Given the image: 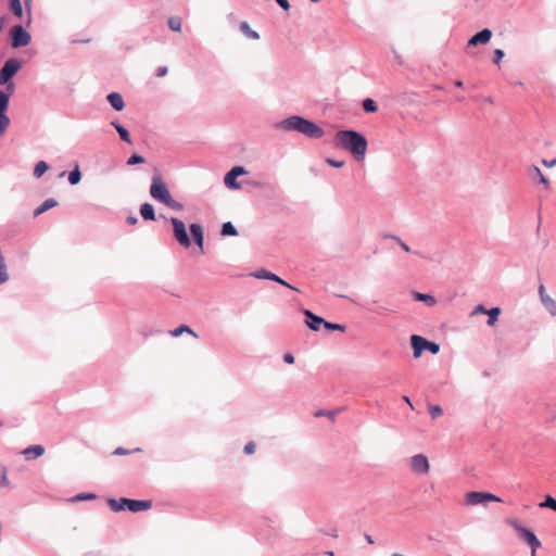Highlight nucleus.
Here are the masks:
<instances>
[{"label": "nucleus", "mask_w": 556, "mask_h": 556, "mask_svg": "<svg viewBox=\"0 0 556 556\" xmlns=\"http://www.w3.org/2000/svg\"><path fill=\"white\" fill-rule=\"evenodd\" d=\"M126 223L128 225H136L138 223V218L136 216H128L126 218Z\"/></svg>", "instance_id": "nucleus-55"}, {"label": "nucleus", "mask_w": 556, "mask_h": 556, "mask_svg": "<svg viewBox=\"0 0 556 556\" xmlns=\"http://www.w3.org/2000/svg\"><path fill=\"white\" fill-rule=\"evenodd\" d=\"M366 538V541L369 543V544H374V540L370 535H365Z\"/></svg>", "instance_id": "nucleus-60"}, {"label": "nucleus", "mask_w": 556, "mask_h": 556, "mask_svg": "<svg viewBox=\"0 0 556 556\" xmlns=\"http://www.w3.org/2000/svg\"><path fill=\"white\" fill-rule=\"evenodd\" d=\"M144 162V159L141 155L134 154L127 160V165H136Z\"/></svg>", "instance_id": "nucleus-40"}, {"label": "nucleus", "mask_w": 556, "mask_h": 556, "mask_svg": "<svg viewBox=\"0 0 556 556\" xmlns=\"http://www.w3.org/2000/svg\"><path fill=\"white\" fill-rule=\"evenodd\" d=\"M325 328H327L329 330H340V331H344L345 330V326L344 325L332 324V323H328V321L325 323Z\"/></svg>", "instance_id": "nucleus-42"}, {"label": "nucleus", "mask_w": 556, "mask_h": 556, "mask_svg": "<svg viewBox=\"0 0 556 556\" xmlns=\"http://www.w3.org/2000/svg\"><path fill=\"white\" fill-rule=\"evenodd\" d=\"M304 314L306 317L311 319V321H306V324L312 330L317 331L321 324L325 326L326 320H324L321 317L314 315L311 311L306 309Z\"/></svg>", "instance_id": "nucleus-17"}, {"label": "nucleus", "mask_w": 556, "mask_h": 556, "mask_svg": "<svg viewBox=\"0 0 556 556\" xmlns=\"http://www.w3.org/2000/svg\"><path fill=\"white\" fill-rule=\"evenodd\" d=\"M134 452H141V448L137 447V448L134 450Z\"/></svg>", "instance_id": "nucleus-63"}, {"label": "nucleus", "mask_w": 556, "mask_h": 556, "mask_svg": "<svg viewBox=\"0 0 556 556\" xmlns=\"http://www.w3.org/2000/svg\"><path fill=\"white\" fill-rule=\"evenodd\" d=\"M328 555H329V556H333V553H332V552H328Z\"/></svg>", "instance_id": "nucleus-64"}, {"label": "nucleus", "mask_w": 556, "mask_h": 556, "mask_svg": "<svg viewBox=\"0 0 556 556\" xmlns=\"http://www.w3.org/2000/svg\"><path fill=\"white\" fill-rule=\"evenodd\" d=\"M11 124V119L8 115H0V137L7 131Z\"/></svg>", "instance_id": "nucleus-34"}, {"label": "nucleus", "mask_w": 556, "mask_h": 556, "mask_svg": "<svg viewBox=\"0 0 556 556\" xmlns=\"http://www.w3.org/2000/svg\"><path fill=\"white\" fill-rule=\"evenodd\" d=\"M543 305L554 316H556V301L551 296H543Z\"/></svg>", "instance_id": "nucleus-27"}, {"label": "nucleus", "mask_w": 556, "mask_h": 556, "mask_svg": "<svg viewBox=\"0 0 556 556\" xmlns=\"http://www.w3.org/2000/svg\"><path fill=\"white\" fill-rule=\"evenodd\" d=\"M410 468L415 473L426 475L429 472L430 464L426 455L417 454L414 455L410 460Z\"/></svg>", "instance_id": "nucleus-10"}, {"label": "nucleus", "mask_w": 556, "mask_h": 556, "mask_svg": "<svg viewBox=\"0 0 556 556\" xmlns=\"http://www.w3.org/2000/svg\"><path fill=\"white\" fill-rule=\"evenodd\" d=\"M410 344H412V348L414 351V357L418 358V357H420L422 351L427 350L428 340H426L425 338H422L420 336L413 334L410 337Z\"/></svg>", "instance_id": "nucleus-11"}, {"label": "nucleus", "mask_w": 556, "mask_h": 556, "mask_svg": "<svg viewBox=\"0 0 556 556\" xmlns=\"http://www.w3.org/2000/svg\"><path fill=\"white\" fill-rule=\"evenodd\" d=\"M336 146L350 151L357 160H363L367 151L366 138L354 130H340L334 137Z\"/></svg>", "instance_id": "nucleus-1"}, {"label": "nucleus", "mask_w": 556, "mask_h": 556, "mask_svg": "<svg viewBox=\"0 0 556 556\" xmlns=\"http://www.w3.org/2000/svg\"><path fill=\"white\" fill-rule=\"evenodd\" d=\"M190 232L194 243L201 249V251H203L204 232L202 226L199 224H191Z\"/></svg>", "instance_id": "nucleus-14"}, {"label": "nucleus", "mask_w": 556, "mask_h": 556, "mask_svg": "<svg viewBox=\"0 0 556 556\" xmlns=\"http://www.w3.org/2000/svg\"><path fill=\"white\" fill-rule=\"evenodd\" d=\"M7 23V16L5 15H1L0 16V33L3 30V27Z\"/></svg>", "instance_id": "nucleus-57"}, {"label": "nucleus", "mask_w": 556, "mask_h": 556, "mask_svg": "<svg viewBox=\"0 0 556 556\" xmlns=\"http://www.w3.org/2000/svg\"><path fill=\"white\" fill-rule=\"evenodd\" d=\"M394 239L397 241V243L400 244V247H401L405 252H410L409 247H408L406 243H404L400 238H396V237H395Z\"/></svg>", "instance_id": "nucleus-53"}, {"label": "nucleus", "mask_w": 556, "mask_h": 556, "mask_svg": "<svg viewBox=\"0 0 556 556\" xmlns=\"http://www.w3.org/2000/svg\"><path fill=\"white\" fill-rule=\"evenodd\" d=\"M58 205V202L52 199V198H49L47 200H45L35 211H34V216L37 217L39 215H41L42 213L47 212L48 210Z\"/></svg>", "instance_id": "nucleus-18"}, {"label": "nucleus", "mask_w": 556, "mask_h": 556, "mask_svg": "<svg viewBox=\"0 0 556 556\" xmlns=\"http://www.w3.org/2000/svg\"><path fill=\"white\" fill-rule=\"evenodd\" d=\"M240 30L249 38V39H252V40H257L260 38V35L257 31L253 30L249 23L247 22H242L240 24Z\"/></svg>", "instance_id": "nucleus-21"}, {"label": "nucleus", "mask_w": 556, "mask_h": 556, "mask_svg": "<svg viewBox=\"0 0 556 556\" xmlns=\"http://www.w3.org/2000/svg\"><path fill=\"white\" fill-rule=\"evenodd\" d=\"M455 86L458 88L463 87V81L462 80L455 81Z\"/></svg>", "instance_id": "nucleus-61"}, {"label": "nucleus", "mask_w": 556, "mask_h": 556, "mask_svg": "<svg viewBox=\"0 0 556 556\" xmlns=\"http://www.w3.org/2000/svg\"><path fill=\"white\" fill-rule=\"evenodd\" d=\"M271 277H274V279H271L273 281H276V282H278V283H280L282 286H286V287H288L290 289H293V290L298 291V289L295 287L289 285L287 281H285L280 277H278L277 275L273 274Z\"/></svg>", "instance_id": "nucleus-43"}, {"label": "nucleus", "mask_w": 556, "mask_h": 556, "mask_svg": "<svg viewBox=\"0 0 556 556\" xmlns=\"http://www.w3.org/2000/svg\"><path fill=\"white\" fill-rule=\"evenodd\" d=\"M9 108V94L4 91H0V115H7Z\"/></svg>", "instance_id": "nucleus-25"}, {"label": "nucleus", "mask_w": 556, "mask_h": 556, "mask_svg": "<svg viewBox=\"0 0 556 556\" xmlns=\"http://www.w3.org/2000/svg\"><path fill=\"white\" fill-rule=\"evenodd\" d=\"M485 101H486L488 103H490V104H492V103H493L492 98H488Z\"/></svg>", "instance_id": "nucleus-62"}, {"label": "nucleus", "mask_w": 556, "mask_h": 556, "mask_svg": "<svg viewBox=\"0 0 556 556\" xmlns=\"http://www.w3.org/2000/svg\"><path fill=\"white\" fill-rule=\"evenodd\" d=\"M140 214H141L142 218L146 220H154L155 219L154 207L150 203L141 204Z\"/></svg>", "instance_id": "nucleus-19"}, {"label": "nucleus", "mask_w": 556, "mask_h": 556, "mask_svg": "<svg viewBox=\"0 0 556 556\" xmlns=\"http://www.w3.org/2000/svg\"><path fill=\"white\" fill-rule=\"evenodd\" d=\"M108 505L113 511H122L128 509L132 513H139L143 510H148L152 507L151 501H142V500H130L126 497H121L118 500L110 498L108 501Z\"/></svg>", "instance_id": "nucleus-4"}, {"label": "nucleus", "mask_w": 556, "mask_h": 556, "mask_svg": "<svg viewBox=\"0 0 556 556\" xmlns=\"http://www.w3.org/2000/svg\"><path fill=\"white\" fill-rule=\"evenodd\" d=\"M242 174H245V170L241 166L233 167L230 172H228L225 176V184L229 188L238 189L240 186L237 184L236 178Z\"/></svg>", "instance_id": "nucleus-13"}, {"label": "nucleus", "mask_w": 556, "mask_h": 556, "mask_svg": "<svg viewBox=\"0 0 556 556\" xmlns=\"http://www.w3.org/2000/svg\"><path fill=\"white\" fill-rule=\"evenodd\" d=\"M504 58V51L501 49H495L494 51V63L498 64Z\"/></svg>", "instance_id": "nucleus-45"}, {"label": "nucleus", "mask_w": 556, "mask_h": 556, "mask_svg": "<svg viewBox=\"0 0 556 556\" xmlns=\"http://www.w3.org/2000/svg\"><path fill=\"white\" fill-rule=\"evenodd\" d=\"M97 496L93 493H79L77 494L74 500L75 501H86V500H94Z\"/></svg>", "instance_id": "nucleus-41"}, {"label": "nucleus", "mask_w": 556, "mask_h": 556, "mask_svg": "<svg viewBox=\"0 0 556 556\" xmlns=\"http://www.w3.org/2000/svg\"><path fill=\"white\" fill-rule=\"evenodd\" d=\"M508 523L517 531L519 536L531 547V556H536V549L541 546L540 540L529 529L522 527L517 520H509Z\"/></svg>", "instance_id": "nucleus-5"}, {"label": "nucleus", "mask_w": 556, "mask_h": 556, "mask_svg": "<svg viewBox=\"0 0 556 556\" xmlns=\"http://www.w3.org/2000/svg\"><path fill=\"white\" fill-rule=\"evenodd\" d=\"M280 126L285 130H294L305 135L308 138L317 139L324 136V130L321 127L298 115L286 118L280 123Z\"/></svg>", "instance_id": "nucleus-2"}, {"label": "nucleus", "mask_w": 556, "mask_h": 556, "mask_svg": "<svg viewBox=\"0 0 556 556\" xmlns=\"http://www.w3.org/2000/svg\"><path fill=\"white\" fill-rule=\"evenodd\" d=\"M403 399H404L405 403H407L413 408V404H412L409 397L408 396H404Z\"/></svg>", "instance_id": "nucleus-59"}, {"label": "nucleus", "mask_w": 556, "mask_h": 556, "mask_svg": "<svg viewBox=\"0 0 556 556\" xmlns=\"http://www.w3.org/2000/svg\"><path fill=\"white\" fill-rule=\"evenodd\" d=\"M414 298L417 301H422V302L427 303L429 306H432V305L435 304L434 298L432 295H429V294H424V293L415 292L414 293Z\"/></svg>", "instance_id": "nucleus-29"}, {"label": "nucleus", "mask_w": 556, "mask_h": 556, "mask_svg": "<svg viewBox=\"0 0 556 556\" xmlns=\"http://www.w3.org/2000/svg\"><path fill=\"white\" fill-rule=\"evenodd\" d=\"M80 179L81 174L79 172L78 165H76L75 168L68 174V182L74 186L77 185L80 181Z\"/></svg>", "instance_id": "nucleus-28"}, {"label": "nucleus", "mask_w": 556, "mask_h": 556, "mask_svg": "<svg viewBox=\"0 0 556 556\" xmlns=\"http://www.w3.org/2000/svg\"><path fill=\"white\" fill-rule=\"evenodd\" d=\"M110 105L116 110L122 111L125 108V102L121 93L118 92H111L106 97Z\"/></svg>", "instance_id": "nucleus-16"}, {"label": "nucleus", "mask_w": 556, "mask_h": 556, "mask_svg": "<svg viewBox=\"0 0 556 556\" xmlns=\"http://www.w3.org/2000/svg\"><path fill=\"white\" fill-rule=\"evenodd\" d=\"M22 67L18 59H9L0 70V84H7Z\"/></svg>", "instance_id": "nucleus-9"}, {"label": "nucleus", "mask_w": 556, "mask_h": 556, "mask_svg": "<svg viewBox=\"0 0 556 556\" xmlns=\"http://www.w3.org/2000/svg\"><path fill=\"white\" fill-rule=\"evenodd\" d=\"M427 350H429L432 354H437L440 350V346L434 342L428 341Z\"/></svg>", "instance_id": "nucleus-46"}, {"label": "nucleus", "mask_w": 556, "mask_h": 556, "mask_svg": "<svg viewBox=\"0 0 556 556\" xmlns=\"http://www.w3.org/2000/svg\"><path fill=\"white\" fill-rule=\"evenodd\" d=\"M336 415H337L336 410H328V412H326V410H317L314 414V416L317 417V418L325 416V417H328L331 420H334Z\"/></svg>", "instance_id": "nucleus-37"}, {"label": "nucleus", "mask_w": 556, "mask_h": 556, "mask_svg": "<svg viewBox=\"0 0 556 556\" xmlns=\"http://www.w3.org/2000/svg\"><path fill=\"white\" fill-rule=\"evenodd\" d=\"M10 10L16 17L23 16V5L21 0H10Z\"/></svg>", "instance_id": "nucleus-22"}, {"label": "nucleus", "mask_w": 556, "mask_h": 556, "mask_svg": "<svg viewBox=\"0 0 556 556\" xmlns=\"http://www.w3.org/2000/svg\"><path fill=\"white\" fill-rule=\"evenodd\" d=\"M542 163L546 167H552V166L556 165V159L552 160L551 162H547L544 160Z\"/></svg>", "instance_id": "nucleus-58"}, {"label": "nucleus", "mask_w": 556, "mask_h": 556, "mask_svg": "<svg viewBox=\"0 0 556 556\" xmlns=\"http://www.w3.org/2000/svg\"><path fill=\"white\" fill-rule=\"evenodd\" d=\"M169 220L170 224L173 225V231L176 241L182 248H189L191 245V239L187 232L185 223L176 217H172Z\"/></svg>", "instance_id": "nucleus-7"}, {"label": "nucleus", "mask_w": 556, "mask_h": 556, "mask_svg": "<svg viewBox=\"0 0 556 556\" xmlns=\"http://www.w3.org/2000/svg\"><path fill=\"white\" fill-rule=\"evenodd\" d=\"M500 313H501V309L498 307H493V308L488 311V315H489L488 325L489 326H494L495 325V323L498 319Z\"/></svg>", "instance_id": "nucleus-30"}, {"label": "nucleus", "mask_w": 556, "mask_h": 556, "mask_svg": "<svg viewBox=\"0 0 556 556\" xmlns=\"http://www.w3.org/2000/svg\"><path fill=\"white\" fill-rule=\"evenodd\" d=\"M530 176L532 178H539L540 182H542L545 188H549V181L547 180V178L542 174V172L540 170L539 167L534 166L531 172H530Z\"/></svg>", "instance_id": "nucleus-23"}, {"label": "nucleus", "mask_w": 556, "mask_h": 556, "mask_svg": "<svg viewBox=\"0 0 556 556\" xmlns=\"http://www.w3.org/2000/svg\"><path fill=\"white\" fill-rule=\"evenodd\" d=\"M429 414L432 418H437L443 414V410L439 405H431L429 406Z\"/></svg>", "instance_id": "nucleus-38"}, {"label": "nucleus", "mask_w": 556, "mask_h": 556, "mask_svg": "<svg viewBox=\"0 0 556 556\" xmlns=\"http://www.w3.org/2000/svg\"><path fill=\"white\" fill-rule=\"evenodd\" d=\"M48 168H49V166H48V164L45 161H39L35 165L33 174H34V176L36 178H39V177H41L48 170Z\"/></svg>", "instance_id": "nucleus-26"}, {"label": "nucleus", "mask_w": 556, "mask_h": 556, "mask_svg": "<svg viewBox=\"0 0 556 556\" xmlns=\"http://www.w3.org/2000/svg\"><path fill=\"white\" fill-rule=\"evenodd\" d=\"M11 46L13 48H22L31 41V36L22 25H14L10 31Z\"/></svg>", "instance_id": "nucleus-8"}, {"label": "nucleus", "mask_w": 556, "mask_h": 556, "mask_svg": "<svg viewBox=\"0 0 556 556\" xmlns=\"http://www.w3.org/2000/svg\"><path fill=\"white\" fill-rule=\"evenodd\" d=\"M254 451H255V443L254 442H249V443L245 444L244 452L247 454H253Z\"/></svg>", "instance_id": "nucleus-48"}, {"label": "nucleus", "mask_w": 556, "mask_h": 556, "mask_svg": "<svg viewBox=\"0 0 556 556\" xmlns=\"http://www.w3.org/2000/svg\"><path fill=\"white\" fill-rule=\"evenodd\" d=\"M274 273H270L268 270H265V269H261V270H257L256 273L253 274L254 277L258 278V279H267V280H270V279H274V277H271Z\"/></svg>", "instance_id": "nucleus-36"}, {"label": "nucleus", "mask_w": 556, "mask_h": 556, "mask_svg": "<svg viewBox=\"0 0 556 556\" xmlns=\"http://www.w3.org/2000/svg\"><path fill=\"white\" fill-rule=\"evenodd\" d=\"M185 332L190 333L193 337H197V334L191 330V328L186 325H181V326L169 331L170 336H173V337H179Z\"/></svg>", "instance_id": "nucleus-24"}, {"label": "nucleus", "mask_w": 556, "mask_h": 556, "mask_svg": "<svg viewBox=\"0 0 556 556\" xmlns=\"http://www.w3.org/2000/svg\"><path fill=\"white\" fill-rule=\"evenodd\" d=\"M363 109L367 113H375V112H377L378 106L372 99H365L363 101Z\"/></svg>", "instance_id": "nucleus-32"}, {"label": "nucleus", "mask_w": 556, "mask_h": 556, "mask_svg": "<svg viewBox=\"0 0 556 556\" xmlns=\"http://www.w3.org/2000/svg\"><path fill=\"white\" fill-rule=\"evenodd\" d=\"M26 14H25V24L29 26L31 23V10H30V0L25 1Z\"/></svg>", "instance_id": "nucleus-39"}, {"label": "nucleus", "mask_w": 556, "mask_h": 556, "mask_svg": "<svg viewBox=\"0 0 556 556\" xmlns=\"http://www.w3.org/2000/svg\"><path fill=\"white\" fill-rule=\"evenodd\" d=\"M8 485H9V479H8L7 469L3 468L1 477H0V486H8Z\"/></svg>", "instance_id": "nucleus-44"}, {"label": "nucleus", "mask_w": 556, "mask_h": 556, "mask_svg": "<svg viewBox=\"0 0 556 556\" xmlns=\"http://www.w3.org/2000/svg\"><path fill=\"white\" fill-rule=\"evenodd\" d=\"M489 502H502V500L488 492L471 491L465 496V504L468 506L485 505Z\"/></svg>", "instance_id": "nucleus-6"}, {"label": "nucleus", "mask_w": 556, "mask_h": 556, "mask_svg": "<svg viewBox=\"0 0 556 556\" xmlns=\"http://www.w3.org/2000/svg\"><path fill=\"white\" fill-rule=\"evenodd\" d=\"M111 124L116 129L123 141L131 143L129 131L123 125H121L118 122H112Z\"/></svg>", "instance_id": "nucleus-20"}, {"label": "nucleus", "mask_w": 556, "mask_h": 556, "mask_svg": "<svg viewBox=\"0 0 556 556\" xmlns=\"http://www.w3.org/2000/svg\"><path fill=\"white\" fill-rule=\"evenodd\" d=\"M45 453V447L42 445L36 444L30 445L23 450L22 454L25 456L26 459H35L39 456H41Z\"/></svg>", "instance_id": "nucleus-15"}, {"label": "nucleus", "mask_w": 556, "mask_h": 556, "mask_svg": "<svg viewBox=\"0 0 556 556\" xmlns=\"http://www.w3.org/2000/svg\"><path fill=\"white\" fill-rule=\"evenodd\" d=\"M492 37V31L488 28L477 33L468 40V47L485 45L490 41Z\"/></svg>", "instance_id": "nucleus-12"}, {"label": "nucleus", "mask_w": 556, "mask_h": 556, "mask_svg": "<svg viewBox=\"0 0 556 556\" xmlns=\"http://www.w3.org/2000/svg\"><path fill=\"white\" fill-rule=\"evenodd\" d=\"M540 507L551 508L556 511V500L551 495L545 497V501L539 504Z\"/></svg>", "instance_id": "nucleus-35"}, {"label": "nucleus", "mask_w": 556, "mask_h": 556, "mask_svg": "<svg viewBox=\"0 0 556 556\" xmlns=\"http://www.w3.org/2000/svg\"><path fill=\"white\" fill-rule=\"evenodd\" d=\"M539 293H540V298H541V301L543 302V296H548L546 293H545V288L543 285L540 286L539 288Z\"/></svg>", "instance_id": "nucleus-56"}, {"label": "nucleus", "mask_w": 556, "mask_h": 556, "mask_svg": "<svg viewBox=\"0 0 556 556\" xmlns=\"http://www.w3.org/2000/svg\"><path fill=\"white\" fill-rule=\"evenodd\" d=\"M129 453H130V451H128V450H126V448H124V447H117V448L113 452V454H114V455H126V454H129Z\"/></svg>", "instance_id": "nucleus-50"}, {"label": "nucleus", "mask_w": 556, "mask_h": 556, "mask_svg": "<svg viewBox=\"0 0 556 556\" xmlns=\"http://www.w3.org/2000/svg\"><path fill=\"white\" fill-rule=\"evenodd\" d=\"M168 27L174 31H180L181 29V18L178 16H172L167 21Z\"/></svg>", "instance_id": "nucleus-31"}, {"label": "nucleus", "mask_w": 556, "mask_h": 556, "mask_svg": "<svg viewBox=\"0 0 556 556\" xmlns=\"http://www.w3.org/2000/svg\"><path fill=\"white\" fill-rule=\"evenodd\" d=\"M222 235L223 236H236L237 230L230 222H227L223 225Z\"/></svg>", "instance_id": "nucleus-33"}, {"label": "nucleus", "mask_w": 556, "mask_h": 556, "mask_svg": "<svg viewBox=\"0 0 556 556\" xmlns=\"http://www.w3.org/2000/svg\"><path fill=\"white\" fill-rule=\"evenodd\" d=\"M167 74V67L166 66H161L157 68L156 71V76L157 77H163Z\"/></svg>", "instance_id": "nucleus-52"}, {"label": "nucleus", "mask_w": 556, "mask_h": 556, "mask_svg": "<svg viewBox=\"0 0 556 556\" xmlns=\"http://www.w3.org/2000/svg\"><path fill=\"white\" fill-rule=\"evenodd\" d=\"M488 308H485L483 305H478L475 311L472 312V315L476 314H488Z\"/></svg>", "instance_id": "nucleus-49"}, {"label": "nucleus", "mask_w": 556, "mask_h": 556, "mask_svg": "<svg viewBox=\"0 0 556 556\" xmlns=\"http://www.w3.org/2000/svg\"><path fill=\"white\" fill-rule=\"evenodd\" d=\"M283 361L287 363V364H293L294 363V356L291 354V353H286L283 355Z\"/></svg>", "instance_id": "nucleus-51"}, {"label": "nucleus", "mask_w": 556, "mask_h": 556, "mask_svg": "<svg viewBox=\"0 0 556 556\" xmlns=\"http://www.w3.org/2000/svg\"><path fill=\"white\" fill-rule=\"evenodd\" d=\"M326 162L333 167H342L344 165V161H336L332 159H327Z\"/></svg>", "instance_id": "nucleus-47"}, {"label": "nucleus", "mask_w": 556, "mask_h": 556, "mask_svg": "<svg viewBox=\"0 0 556 556\" xmlns=\"http://www.w3.org/2000/svg\"><path fill=\"white\" fill-rule=\"evenodd\" d=\"M149 192L153 200H155L173 210L181 211L184 208V205L180 202H178L172 198L167 185L163 181V179L159 173H155L152 176Z\"/></svg>", "instance_id": "nucleus-3"}, {"label": "nucleus", "mask_w": 556, "mask_h": 556, "mask_svg": "<svg viewBox=\"0 0 556 556\" xmlns=\"http://www.w3.org/2000/svg\"><path fill=\"white\" fill-rule=\"evenodd\" d=\"M278 2V4L283 9V10H288L290 8V4H289V1L288 0H276Z\"/></svg>", "instance_id": "nucleus-54"}]
</instances>
